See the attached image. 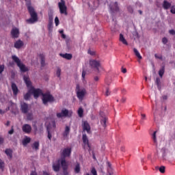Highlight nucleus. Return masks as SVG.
<instances>
[{
    "label": "nucleus",
    "mask_w": 175,
    "mask_h": 175,
    "mask_svg": "<svg viewBox=\"0 0 175 175\" xmlns=\"http://www.w3.org/2000/svg\"><path fill=\"white\" fill-rule=\"evenodd\" d=\"M27 9L31 16V18L26 20L27 23L28 24H33L36 23V21H38V14L36 13V12H35V9L31 5H28Z\"/></svg>",
    "instance_id": "1"
},
{
    "label": "nucleus",
    "mask_w": 175,
    "mask_h": 175,
    "mask_svg": "<svg viewBox=\"0 0 175 175\" xmlns=\"http://www.w3.org/2000/svg\"><path fill=\"white\" fill-rule=\"evenodd\" d=\"M12 59L14 62L16 64L21 72H22L23 73H25V72H28V70H29V69H28V68L25 66L24 64L21 63V60L20 59V58H18V57L16 55H12Z\"/></svg>",
    "instance_id": "2"
},
{
    "label": "nucleus",
    "mask_w": 175,
    "mask_h": 175,
    "mask_svg": "<svg viewBox=\"0 0 175 175\" xmlns=\"http://www.w3.org/2000/svg\"><path fill=\"white\" fill-rule=\"evenodd\" d=\"M75 91L78 99H79L81 101L83 100L85 96V94H87V90H85V88L80 89V85L77 84Z\"/></svg>",
    "instance_id": "3"
},
{
    "label": "nucleus",
    "mask_w": 175,
    "mask_h": 175,
    "mask_svg": "<svg viewBox=\"0 0 175 175\" xmlns=\"http://www.w3.org/2000/svg\"><path fill=\"white\" fill-rule=\"evenodd\" d=\"M42 103L47 105V103L54 102V97L50 93H44L42 94Z\"/></svg>",
    "instance_id": "4"
},
{
    "label": "nucleus",
    "mask_w": 175,
    "mask_h": 175,
    "mask_svg": "<svg viewBox=\"0 0 175 175\" xmlns=\"http://www.w3.org/2000/svg\"><path fill=\"white\" fill-rule=\"evenodd\" d=\"M58 6L61 14H65V16H68V8L65 5V0H61V2L58 3Z\"/></svg>",
    "instance_id": "5"
},
{
    "label": "nucleus",
    "mask_w": 175,
    "mask_h": 175,
    "mask_svg": "<svg viewBox=\"0 0 175 175\" xmlns=\"http://www.w3.org/2000/svg\"><path fill=\"white\" fill-rule=\"evenodd\" d=\"M29 92H31V94H33V97L35 98V99H38V98H39V96H40V95H42V96H43V91L39 88L36 89L33 87H31V88L29 89Z\"/></svg>",
    "instance_id": "6"
},
{
    "label": "nucleus",
    "mask_w": 175,
    "mask_h": 175,
    "mask_svg": "<svg viewBox=\"0 0 175 175\" xmlns=\"http://www.w3.org/2000/svg\"><path fill=\"white\" fill-rule=\"evenodd\" d=\"M45 125L46 126V129L48 132V139H49V140H51V133H50V129H51V128H55V122L54 120H52L51 122H46L45 123Z\"/></svg>",
    "instance_id": "7"
},
{
    "label": "nucleus",
    "mask_w": 175,
    "mask_h": 175,
    "mask_svg": "<svg viewBox=\"0 0 175 175\" xmlns=\"http://www.w3.org/2000/svg\"><path fill=\"white\" fill-rule=\"evenodd\" d=\"M90 65L93 69H96V70L99 71L100 62L96 59H92L90 61Z\"/></svg>",
    "instance_id": "8"
},
{
    "label": "nucleus",
    "mask_w": 175,
    "mask_h": 175,
    "mask_svg": "<svg viewBox=\"0 0 175 175\" xmlns=\"http://www.w3.org/2000/svg\"><path fill=\"white\" fill-rule=\"evenodd\" d=\"M70 154H72V148H64L62 151V158H69L70 157Z\"/></svg>",
    "instance_id": "9"
},
{
    "label": "nucleus",
    "mask_w": 175,
    "mask_h": 175,
    "mask_svg": "<svg viewBox=\"0 0 175 175\" xmlns=\"http://www.w3.org/2000/svg\"><path fill=\"white\" fill-rule=\"evenodd\" d=\"M20 36V29L17 27H14L11 30V37L12 39H17Z\"/></svg>",
    "instance_id": "10"
},
{
    "label": "nucleus",
    "mask_w": 175,
    "mask_h": 175,
    "mask_svg": "<svg viewBox=\"0 0 175 175\" xmlns=\"http://www.w3.org/2000/svg\"><path fill=\"white\" fill-rule=\"evenodd\" d=\"M82 127H83V132H85V131H86V132L88 133H90V132L91 131V126H90V124H88V122L83 121Z\"/></svg>",
    "instance_id": "11"
},
{
    "label": "nucleus",
    "mask_w": 175,
    "mask_h": 175,
    "mask_svg": "<svg viewBox=\"0 0 175 175\" xmlns=\"http://www.w3.org/2000/svg\"><path fill=\"white\" fill-rule=\"evenodd\" d=\"M100 116L101 117L100 124L104 128H106V122L107 121V118L106 117V115H105V113H103V111H101L100 113Z\"/></svg>",
    "instance_id": "12"
},
{
    "label": "nucleus",
    "mask_w": 175,
    "mask_h": 175,
    "mask_svg": "<svg viewBox=\"0 0 175 175\" xmlns=\"http://www.w3.org/2000/svg\"><path fill=\"white\" fill-rule=\"evenodd\" d=\"M11 88L13 92V95L14 96H17V95H18V92H20V90H18V88L17 87V85L14 82L12 83Z\"/></svg>",
    "instance_id": "13"
},
{
    "label": "nucleus",
    "mask_w": 175,
    "mask_h": 175,
    "mask_svg": "<svg viewBox=\"0 0 175 175\" xmlns=\"http://www.w3.org/2000/svg\"><path fill=\"white\" fill-rule=\"evenodd\" d=\"M22 131L25 133H29L32 131V127L28 124H23L22 126Z\"/></svg>",
    "instance_id": "14"
},
{
    "label": "nucleus",
    "mask_w": 175,
    "mask_h": 175,
    "mask_svg": "<svg viewBox=\"0 0 175 175\" xmlns=\"http://www.w3.org/2000/svg\"><path fill=\"white\" fill-rule=\"evenodd\" d=\"M59 162L63 170H66L68 169V162H66L65 158H61L60 159H59Z\"/></svg>",
    "instance_id": "15"
},
{
    "label": "nucleus",
    "mask_w": 175,
    "mask_h": 175,
    "mask_svg": "<svg viewBox=\"0 0 175 175\" xmlns=\"http://www.w3.org/2000/svg\"><path fill=\"white\" fill-rule=\"evenodd\" d=\"M68 111L64 110L62 111L61 113H57V118H64V117H69V115H68Z\"/></svg>",
    "instance_id": "16"
},
{
    "label": "nucleus",
    "mask_w": 175,
    "mask_h": 175,
    "mask_svg": "<svg viewBox=\"0 0 175 175\" xmlns=\"http://www.w3.org/2000/svg\"><path fill=\"white\" fill-rule=\"evenodd\" d=\"M23 80L28 88H32V82H31V81L29 80V77H28L27 76H24Z\"/></svg>",
    "instance_id": "17"
},
{
    "label": "nucleus",
    "mask_w": 175,
    "mask_h": 175,
    "mask_svg": "<svg viewBox=\"0 0 175 175\" xmlns=\"http://www.w3.org/2000/svg\"><path fill=\"white\" fill-rule=\"evenodd\" d=\"M69 133H70V127L68 126H66L64 130V132L63 133V137L64 139H68V136H69Z\"/></svg>",
    "instance_id": "18"
},
{
    "label": "nucleus",
    "mask_w": 175,
    "mask_h": 175,
    "mask_svg": "<svg viewBox=\"0 0 175 175\" xmlns=\"http://www.w3.org/2000/svg\"><path fill=\"white\" fill-rule=\"evenodd\" d=\"M158 133V131H154L152 134V140L155 146H158V138L157 137V134Z\"/></svg>",
    "instance_id": "19"
},
{
    "label": "nucleus",
    "mask_w": 175,
    "mask_h": 175,
    "mask_svg": "<svg viewBox=\"0 0 175 175\" xmlns=\"http://www.w3.org/2000/svg\"><path fill=\"white\" fill-rule=\"evenodd\" d=\"M23 46H24V42L21 40H18L14 43V47L18 49H21Z\"/></svg>",
    "instance_id": "20"
},
{
    "label": "nucleus",
    "mask_w": 175,
    "mask_h": 175,
    "mask_svg": "<svg viewBox=\"0 0 175 175\" xmlns=\"http://www.w3.org/2000/svg\"><path fill=\"white\" fill-rule=\"evenodd\" d=\"M163 8L165 9V10H167L168 9H170L172 8V3H170L167 0H164L163 2Z\"/></svg>",
    "instance_id": "21"
},
{
    "label": "nucleus",
    "mask_w": 175,
    "mask_h": 175,
    "mask_svg": "<svg viewBox=\"0 0 175 175\" xmlns=\"http://www.w3.org/2000/svg\"><path fill=\"white\" fill-rule=\"evenodd\" d=\"M59 166L60 164H59V160L55 161V163H53V169L55 172H58L59 170Z\"/></svg>",
    "instance_id": "22"
},
{
    "label": "nucleus",
    "mask_w": 175,
    "mask_h": 175,
    "mask_svg": "<svg viewBox=\"0 0 175 175\" xmlns=\"http://www.w3.org/2000/svg\"><path fill=\"white\" fill-rule=\"evenodd\" d=\"M8 159H12L13 158V151L11 149H6L5 150Z\"/></svg>",
    "instance_id": "23"
},
{
    "label": "nucleus",
    "mask_w": 175,
    "mask_h": 175,
    "mask_svg": "<svg viewBox=\"0 0 175 175\" xmlns=\"http://www.w3.org/2000/svg\"><path fill=\"white\" fill-rule=\"evenodd\" d=\"M59 55L60 57H62V58H64L65 59H68V60L71 59L73 57L70 53H65V54L60 53Z\"/></svg>",
    "instance_id": "24"
},
{
    "label": "nucleus",
    "mask_w": 175,
    "mask_h": 175,
    "mask_svg": "<svg viewBox=\"0 0 175 175\" xmlns=\"http://www.w3.org/2000/svg\"><path fill=\"white\" fill-rule=\"evenodd\" d=\"M83 142L85 147H90V144H88V138L87 137V135H83Z\"/></svg>",
    "instance_id": "25"
},
{
    "label": "nucleus",
    "mask_w": 175,
    "mask_h": 175,
    "mask_svg": "<svg viewBox=\"0 0 175 175\" xmlns=\"http://www.w3.org/2000/svg\"><path fill=\"white\" fill-rule=\"evenodd\" d=\"M40 58L41 59V62H40L41 66L43 68L46 66V60H45L44 55L40 54Z\"/></svg>",
    "instance_id": "26"
},
{
    "label": "nucleus",
    "mask_w": 175,
    "mask_h": 175,
    "mask_svg": "<svg viewBox=\"0 0 175 175\" xmlns=\"http://www.w3.org/2000/svg\"><path fill=\"white\" fill-rule=\"evenodd\" d=\"M119 40H120V42H122V43H123V44L128 46V42H126V40L125 39V38H124V35H122V33L120 34Z\"/></svg>",
    "instance_id": "27"
},
{
    "label": "nucleus",
    "mask_w": 175,
    "mask_h": 175,
    "mask_svg": "<svg viewBox=\"0 0 175 175\" xmlns=\"http://www.w3.org/2000/svg\"><path fill=\"white\" fill-rule=\"evenodd\" d=\"M119 40H120V42H122V43H123V44L128 46V42H126V40L125 39V38H124V35H122V33L120 34Z\"/></svg>",
    "instance_id": "28"
},
{
    "label": "nucleus",
    "mask_w": 175,
    "mask_h": 175,
    "mask_svg": "<svg viewBox=\"0 0 175 175\" xmlns=\"http://www.w3.org/2000/svg\"><path fill=\"white\" fill-rule=\"evenodd\" d=\"M119 40H120V42H122V43H123V44L128 46V42H126V40L125 39V38H124V35H122V33L120 34Z\"/></svg>",
    "instance_id": "29"
},
{
    "label": "nucleus",
    "mask_w": 175,
    "mask_h": 175,
    "mask_svg": "<svg viewBox=\"0 0 175 175\" xmlns=\"http://www.w3.org/2000/svg\"><path fill=\"white\" fill-rule=\"evenodd\" d=\"M30 142H31V137H25L22 141L23 146H27V144H29Z\"/></svg>",
    "instance_id": "30"
},
{
    "label": "nucleus",
    "mask_w": 175,
    "mask_h": 175,
    "mask_svg": "<svg viewBox=\"0 0 175 175\" xmlns=\"http://www.w3.org/2000/svg\"><path fill=\"white\" fill-rule=\"evenodd\" d=\"M134 53L135 54L136 57H138L139 59H142V55H140V53L136 48L133 49Z\"/></svg>",
    "instance_id": "31"
},
{
    "label": "nucleus",
    "mask_w": 175,
    "mask_h": 175,
    "mask_svg": "<svg viewBox=\"0 0 175 175\" xmlns=\"http://www.w3.org/2000/svg\"><path fill=\"white\" fill-rule=\"evenodd\" d=\"M33 150H35L36 151L39 150V142H35L32 146H31Z\"/></svg>",
    "instance_id": "32"
},
{
    "label": "nucleus",
    "mask_w": 175,
    "mask_h": 175,
    "mask_svg": "<svg viewBox=\"0 0 175 175\" xmlns=\"http://www.w3.org/2000/svg\"><path fill=\"white\" fill-rule=\"evenodd\" d=\"M31 94H32V92H29V90H28V92H27L24 95V99L25 100H29V98H31Z\"/></svg>",
    "instance_id": "33"
},
{
    "label": "nucleus",
    "mask_w": 175,
    "mask_h": 175,
    "mask_svg": "<svg viewBox=\"0 0 175 175\" xmlns=\"http://www.w3.org/2000/svg\"><path fill=\"white\" fill-rule=\"evenodd\" d=\"M21 110H28V104L25 103H21Z\"/></svg>",
    "instance_id": "34"
},
{
    "label": "nucleus",
    "mask_w": 175,
    "mask_h": 175,
    "mask_svg": "<svg viewBox=\"0 0 175 175\" xmlns=\"http://www.w3.org/2000/svg\"><path fill=\"white\" fill-rule=\"evenodd\" d=\"M54 13L53 12V11H49L48 13V16H49V21H54V18L53 17Z\"/></svg>",
    "instance_id": "35"
},
{
    "label": "nucleus",
    "mask_w": 175,
    "mask_h": 175,
    "mask_svg": "<svg viewBox=\"0 0 175 175\" xmlns=\"http://www.w3.org/2000/svg\"><path fill=\"white\" fill-rule=\"evenodd\" d=\"M159 75L160 77H163V75H165V66H163L159 71Z\"/></svg>",
    "instance_id": "36"
},
{
    "label": "nucleus",
    "mask_w": 175,
    "mask_h": 175,
    "mask_svg": "<svg viewBox=\"0 0 175 175\" xmlns=\"http://www.w3.org/2000/svg\"><path fill=\"white\" fill-rule=\"evenodd\" d=\"M5 169V161L0 159V170L3 172Z\"/></svg>",
    "instance_id": "37"
},
{
    "label": "nucleus",
    "mask_w": 175,
    "mask_h": 175,
    "mask_svg": "<svg viewBox=\"0 0 175 175\" xmlns=\"http://www.w3.org/2000/svg\"><path fill=\"white\" fill-rule=\"evenodd\" d=\"M155 83L157 85L158 90H161V79L159 78H157Z\"/></svg>",
    "instance_id": "38"
},
{
    "label": "nucleus",
    "mask_w": 175,
    "mask_h": 175,
    "mask_svg": "<svg viewBox=\"0 0 175 175\" xmlns=\"http://www.w3.org/2000/svg\"><path fill=\"white\" fill-rule=\"evenodd\" d=\"M53 21H49L48 29L49 32H51V31H53Z\"/></svg>",
    "instance_id": "39"
},
{
    "label": "nucleus",
    "mask_w": 175,
    "mask_h": 175,
    "mask_svg": "<svg viewBox=\"0 0 175 175\" xmlns=\"http://www.w3.org/2000/svg\"><path fill=\"white\" fill-rule=\"evenodd\" d=\"M75 173H80V164L77 163L75 167Z\"/></svg>",
    "instance_id": "40"
},
{
    "label": "nucleus",
    "mask_w": 175,
    "mask_h": 175,
    "mask_svg": "<svg viewBox=\"0 0 175 175\" xmlns=\"http://www.w3.org/2000/svg\"><path fill=\"white\" fill-rule=\"evenodd\" d=\"M114 5L115 9L113 10V8H111V10H112V12H118V10H120V9L118 8V3L115 2Z\"/></svg>",
    "instance_id": "41"
},
{
    "label": "nucleus",
    "mask_w": 175,
    "mask_h": 175,
    "mask_svg": "<svg viewBox=\"0 0 175 175\" xmlns=\"http://www.w3.org/2000/svg\"><path fill=\"white\" fill-rule=\"evenodd\" d=\"M56 76H57V77H61V68H57L56 71Z\"/></svg>",
    "instance_id": "42"
},
{
    "label": "nucleus",
    "mask_w": 175,
    "mask_h": 175,
    "mask_svg": "<svg viewBox=\"0 0 175 175\" xmlns=\"http://www.w3.org/2000/svg\"><path fill=\"white\" fill-rule=\"evenodd\" d=\"M165 166H161L159 168V170L160 172V173H165Z\"/></svg>",
    "instance_id": "43"
},
{
    "label": "nucleus",
    "mask_w": 175,
    "mask_h": 175,
    "mask_svg": "<svg viewBox=\"0 0 175 175\" xmlns=\"http://www.w3.org/2000/svg\"><path fill=\"white\" fill-rule=\"evenodd\" d=\"M170 12L172 14H175V5L171 6Z\"/></svg>",
    "instance_id": "44"
},
{
    "label": "nucleus",
    "mask_w": 175,
    "mask_h": 175,
    "mask_svg": "<svg viewBox=\"0 0 175 175\" xmlns=\"http://www.w3.org/2000/svg\"><path fill=\"white\" fill-rule=\"evenodd\" d=\"M55 24L56 27L59 24V19L57 16L55 18Z\"/></svg>",
    "instance_id": "45"
},
{
    "label": "nucleus",
    "mask_w": 175,
    "mask_h": 175,
    "mask_svg": "<svg viewBox=\"0 0 175 175\" xmlns=\"http://www.w3.org/2000/svg\"><path fill=\"white\" fill-rule=\"evenodd\" d=\"M3 70H5V65L3 64L0 66V75H1Z\"/></svg>",
    "instance_id": "46"
},
{
    "label": "nucleus",
    "mask_w": 175,
    "mask_h": 175,
    "mask_svg": "<svg viewBox=\"0 0 175 175\" xmlns=\"http://www.w3.org/2000/svg\"><path fill=\"white\" fill-rule=\"evenodd\" d=\"M162 42L163 43V44H166V43H167V38L166 37L163 38Z\"/></svg>",
    "instance_id": "47"
},
{
    "label": "nucleus",
    "mask_w": 175,
    "mask_h": 175,
    "mask_svg": "<svg viewBox=\"0 0 175 175\" xmlns=\"http://www.w3.org/2000/svg\"><path fill=\"white\" fill-rule=\"evenodd\" d=\"M83 113L84 112L83 110H78V114H79V117H83Z\"/></svg>",
    "instance_id": "48"
},
{
    "label": "nucleus",
    "mask_w": 175,
    "mask_h": 175,
    "mask_svg": "<svg viewBox=\"0 0 175 175\" xmlns=\"http://www.w3.org/2000/svg\"><path fill=\"white\" fill-rule=\"evenodd\" d=\"M13 133H14V129H13V126H12L11 130H10V131H8V134H9V135H13Z\"/></svg>",
    "instance_id": "49"
},
{
    "label": "nucleus",
    "mask_w": 175,
    "mask_h": 175,
    "mask_svg": "<svg viewBox=\"0 0 175 175\" xmlns=\"http://www.w3.org/2000/svg\"><path fill=\"white\" fill-rule=\"evenodd\" d=\"M91 172L93 175H98V174L96 173V170H95V168H92Z\"/></svg>",
    "instance_id": "50"
},
{
    "label": "nucleus",
    "mask_w": 175,
    "mask_h": 175,
    "mask_svg": "<svg viewBox=\"0 0 175 175\" xmlns=\"http://www.w3.org/2000/svg\"><path fill=\"white\" fill-rule=\"evenodd\" d=\"M155 58H157V59H162L163 57L162 55H158V54H155L154 55Z\"/></svg>",
    "instance_id": "51"
},
{
    "label": "nucleus",
    "mask_w": 175,
    "mask_h": 175,
    "mask_svg": "<svg viewBox=\"0 0 175 175\" xmlns=\"http://www.w3.org/2000/svg\"><path fill=\"white\" fill-rule=\"evenodd\" d=\"M27 117V120H31L33 118L31 113H28Z\"/></svg>",
    "instance_id": "52"
},
{
    "label": "nucleus",
    "mask_w": 175,
    "mask_h": 175,
    "mask_svg": "<svg viewBox=\"0 0 175 175\" xmlns=\"http://www.w3.org/2000/svg\"><path fill=\"white\" fill-rule=\"evenodd\" d=\"M169 33L170 35H175V30L174 29L169 30Z\"/></svg>",
    "instance_id": "53"
},
{
    "label": "nucleus",
    "mask_w": 175,
    "mask_h": 175,
    "mask_svg": "<svg viewBox=\"0 0 175 175\" xmlns=\"http://www.w3.org/2000/svg\"><path fill=\"white\" fill-rule=\"evenodd\" d=\"M38 175H50V174H49V173L43 171V172H40Z\"/></svg>",
    "instance_id": "54"
},
{
    "label": "nucleus",
    "mask_w": 175,
    "mask_h": 175,
    "mask_svg": "<svg viewBox=\"0 0 175 175\" xmlns=\"http://www.w3.org/2000/svg\"><path fill=\"white\" fill-rule=\"evenodd\" d=\"M85 75H86L85 71L83 70V72H82V79H83V80H84V79H85Z\"/></svg>",
    "instance_id": "55"
},
{
    "label": "nucleus",
    "mask_w": 175,
    "mask_h": 175,
    "mask_svg": "<svg viewBox=\"0 0 175 175\" xmlns=\"http://www.w3.org/2000/svg\"><path fill=\"white\" fill-rule=\"evenodd\" d=\"M34 133L36 135L38 133V126H34Z\"/></svg>",
    "instance_id": "56"
},
{
    "label": "nucleus",
    "mask_w": 175,
    "mask_h": 175,
    "mask_svg": "<svg viewBox=\"0 0 175 175\" xmlns=\"http://www.w3.org/2000/svg\"><path fill=\"white\" fill-rule=\"evenodd\" d=\"M161 98L163 99V100H167V96L166 95L163 96Z\"/></svg>",
    "instance_id": "57"
},
{
    "label": "nucleus",
    "mask_w": 175,
    "mask_h": 175,
    "mask_svg": "<svg viewBox=\"0 0 175 175\" xmlns=\"http://www.w3.org/2000/svg\"><path fill=\"white\" fill-rule=\"evenodd\" d=\"M105 95H106V96H109V95H110V92L109 91V89H107Z\"/></svg>",
    "instance_id": "58"
},
{
    "label": "nucleus",
    "mask_w": 175,
    "mask_h": 175,
    "mask_svg": "<svg viewBox=\"0 0 175 175\" xmlns=\"http://www.w3.org/2000/svg\"><path fill=\"white\" fill-rule=\"evenodd\" d=\"M120 102H121L122 103H125V102H126V98H122L120 100Z\"/></svg>",
    "instance_id": "59"
},
{
    "label": "nucleus",
    "mask_w": 175,
    "mask_h": 175,
    "mask_svg": "<svg viewBox=\"0 0 175 175\" xmlns=\"http://www.w3.org/2000/svg\"><path fill=\"white\" fill-rule=\"evenodd\" d=\"M162 158L164 161H166L167 158H166V153H163V156H162Z\"/></svg>",
    "instance_id": "60"
},
{
    "label": "nucleus",
    "mask_w": 175,
    "mask_h": 175,
    "mask_svg": "<svg viewBox=\"0 0 175 175\" xmlns=\"http://www.w3.org/2000/svg\"><path fill=\"white\" fill-rule=\"evenodd\" d=\"M3 143V137L0 136V144H2Z\"/></svg>",
    "instance_id": "61"
},
{
    "label": "nucleus",
    "mask_w": 175,
    "mask_h": 175,
    "mask_svg": "<svg viewBox=\"0 0 175 175\" xmlns=\"http://www.w3.org/2000/svg\"><path fill=\"white\" fill-rule=\"evenodd\" d=\"M122 73H126V68H122Z\"/></svg>",
    "instance_id": "62"
},
{
    "label": "nucleus",
    "mask_w": 175,
    "mask_h": 175,
    "mask_svg": "<svg viewBox=\"0 0 175 175\" xmlns=\"http://www.w3.org/2000/svg\"><path fill=\"white\" fill-rule=\"evenodd\" d=\"M30 175H37L36 172L32 171L30 174Z\"/></svg>",
    "instance_id": "63"
},
{
    "label": "nucleus",
    "mask_w": 175,
    "mask_h": 175,
    "mask_svg": "<svg viewBox=\"0 0 175 175\" xmlns=\"http://www.w3.org/2000/svg\"><path fill=\"white\" fill-rule=\"evenodd\" d=\"M64 175H69V174L68 172H66V170H64Z\"/></svg>",
    "instance_id": "64"
}]
</instances>
